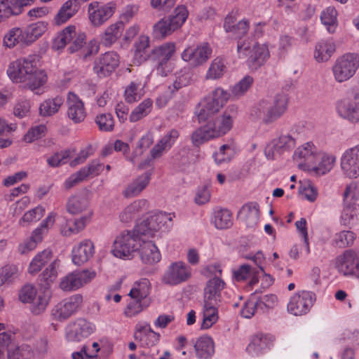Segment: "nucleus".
<instances>
[{"label":"nucleus","mask_w":359,"mask_h":359,"mask_svg":"<svg viewBox=\"0 0 359 359\" xmlns=\"http://www.w3.org/2000/svg\"><path fill=\"white\" fill-rule=\"evenodd\" d=\"M37 62L32 57L20 58L11 62L7 74L15 82L26 83L33 91L39 90L47 81L44 71L38 69Z\"/></svg>","instance_id":"f257e3e1"},{"label":"nucleus","mask_w":359,"mask_h":359,"mask_svg":"<svg viewBox=\"0 0 359 359\" xmlns=\"http://www.w3.org/2000/svg\"><path fill=\"white\" fill-rule=\"evenodd\" d=\"M288 98L285 95L278 94L273 102L262 100L251 111V116L262 119L265 123H271L280 118L286 111Z\"/></svg>","instance_id":"f03ea898"},{"label":"nucleus","mask_w":359,"mask_h":359,"mask_svg":"<svg viewBox=\"0 0 359 359\" xmlns=\"http://www.w3.org/2000/svg\"><path fill=\"white\" fill-rule=\"evenodd\" d=\"M237 51L238 57L246 59L248 66L252 69L259 68L270 57L268 46L253 39L239 41Z\"/></svg>","instance_id":"7ed1b4c3"},{"label":"nucleus","mask_w":359,"mask_h":359,"mask_svg":"<svg viewBox=\"0 0 359 359\" xmlns=\"http://www.w3.org/2000/svg\"><path fill=\"white\" fill-rule=\"evenodd\" d=\"M229 93L223 88H215L198 104L196 114L199 122L205 121L217 114L229 98Z\"/></svg>","instance_id":"20e7f679"},{"label":"nucleus","mask_w":359,"mask_h":359,"mask_svg":"<svg viewBox=\"0 0 359 359\" xmlns=\"http://www.w3.org/2000/svg\"><path fill=\"white\" fill-rule=\"evenodd\" d=\"M187 17V8L179 6L168 17L162 18L154 25V32L156 36L165 38L181 27Z\"/></svg>","instance_id":"39448f33"},{"label":"nucleus","mask_w":359,"mask_h":359,"mask_svg":"<svg viewBox=\"0 0 359 359\" xmlns=\"http://www.w3.org/2000/svg\"><path fill=\"white\" fill-rule=\"evenodd\" d=\"M142 238L133 231H123L115 239L112 253L118 258L129 259L138 250Z\"/></svg>","instance_id":"423d86ee"},{"label":"nucleus","mask_w":359,"mask_h":359,"mask_svg":"<svg viewBox=\"0 0 359 359\" xmlns=\"http://www.w3.org/2000/svg\"><path fill=\"white\" fill-rule=\"evenodd\" d=\"M359 67V56L355 53H346L338 57L332 68L334 79L342 83L350 79Z\"/></svg>","instance_id":"0eeeda50"},{"label":"nucleus","mask_w":359,"mask_h":359,"mask_svg":"<svg viewBox=\"0 0 359 359\" xmlns=\"http://www.w3.org/2000/svg\"><path fill=\"white\" fill-rule=\"evenodd\" d=\"M83 298L80 294H75L57 302L50 310L53 320L63 322L74 315L81 307Z\"/></svg>","instance_id":"6e6552de"},{"label":"nucleus","mask_w":359,"mask_h":359,"mask_svg":"<svg viewBox=\"0 0 359 359\" xmlns=\"http://www.w3.org/2000/svg\"><path fill=\"white\" fill-rule=\"evenodd\" d=\"M96 271L93 269L75 271L60 279L59 287L64 292L77 290L95 278Z\"/></svg>","instance_id":"1a4fd4ad"},{"label":"nucleus","mask_w":359,"mask_h":359,"mask_svg":"<svg viewBox=\"0 0 359 359\" xmlns=\"http://www.w3.org/2000/svg\"><path fill=\"white\" fill-rule=\"evenodd\" d=\"M334 267L344 276L359 278V252L346 250L334 259Z\"/></svg>","instance_id":"9d476101"},{"label":"nucleus","mask_w":359,"mask_h":359,"mask_svg":"<svg viewBox=\"0 0 359 359\" xmlns=\"http://www.w3.org/2000/svg\"><path fill=\"white\" fill-rule=\"evenodd\" d=\"M212 53L211 46L201 43L196 46H188L181 53V58L193 67L203 65L210 58Z\"/></svg>","instance_id":"9b49d317"},{"label":"nucleus","mask_w":359,"mask_h":359,"mask_svg":"<svg viewBox=\"0 0 359 359\" xmlns=\"http://www.w3.org/2000/svg\"><path fill=\"white\" fill-rule=\"evenodd\" d=\"M191 276V269L183 262L171 263L164 272L161 280L165 285L175 286L187 281Z\"/></svg>","instance_id":"f8f14e48"},{"label":"nucleus","mask_w":359,"mask_h":359,"mask_svg":"<svg viewBox=\"0 0 359 359\" xmlns=\"http://www.w3.org/2000/svg\"><path fill=\"white\" fill-rule=\"evenodd\" d=\"M170 215L165 212H159L154 214L142 222L138 224L134 229V231L139 237L144 236L147 237H154L159 230L167 223L171 221Z\"/></svg>","instance_id":"ddd939ff"},{"label":"nucleus","mask_w":359,"mask_h":359,"mask_svg":"<svg viewBox=\"0 0 359 359\" xmlns=\"http://www.w3.org/2000/svg\"><path fill=\"white\" fill-rule=\"evenodd\" d=\"M316 294L310 291L302 290L294 293L290 299L287 311L296 316L306 314L313 306Z\"/></svg>","instance_id":"4468645a"},{"label":"nucleus","mask_w":359,"mask_h":359,"mask_svg":"<svg viewBox=\"0 0 359 359\" xmlns=\"http://www.w3.org/2000/svg\"><path fill=\"white\" fill-rule=\"evenodd\" d=\"M297 137L292 130L290 133H281L273 139L265 149V154L268 158L273 159L276 155H281L290 151L296 145Z\"/></svg>","instance_id":"2eb2a0df"},{"label":"nucleus","mask_w":359,"mask_h":359,"mask_svg":"<svg viewBox=\"0 0 359 359\" xmlns=\"http://www.w3.org/2000/svg\"><path fill=\"white\" fill-rule=\"evenodd\" d=\"M115 9V4L111 2L100 4L93 1L88 8V19L93 26L100 27L113 15Z\"/></svg>","instance_id":"dca6fc26"},{"label":"nucleus","mask_w":359,"mask_h":359,"mask_svg":"<svg viewBox=\"0 0 359 359\" xmlns=\"http://www.w3.org/2000/svg\"><path fill=\"white\" fill-rule=\"evenodd\" d=\"M236 114V107L234 106H229L223 112L222 115L207 123L208 128L212 131L215 138L224 135L231 129Z\"/></svg>","instance_id":"f3484780"},{"label":"nucleus","mask_w":359,"mask_h":359,"mask_svg":"<svg viewBox=\"0 0 359 359\" xmlns=\"http://www.w3.org/2000/svg\"><path fill=\"white\" fill-rule=\"evenodd\" d=\"M319 153L312 142H306L296 149L293 158L298 163L299 168L309 170L311 166L318 161Z\"/></svg>","instance_id":"a211bd4d"},{"label":"nucleus","mask_w":359,"mask_h":359,"mask_svg":"<svg viewBox=\"0 0 359 359\" xmlns=\"http://www.w3.org/2000/svg\"><path fill=\"white\" fill-rule=\"evenodd\" d=\"M95 330V325L84 318H78L66 327V339L69 341H80L89 337Z\"/></svg>","instance_id":"6ab92c4d"},{"label":"nucleus","mask_w":359,"mask_h":359,"mask_svg":"<svg viewBox=\"0 0 359 359\" xmlns=\"http://www.w3.org/2000/svg\"><path fill=\"white\" fill-rule=\"evenodd\" d=\"M341 167L346 177L352 179L359 177V144L346 149L343 153Z\"/></svg>","instance_id":"aec40b11"},{"label":"nucleus","mask_w":359,"mask_h":359,"mask_svg":"<svg viewBox=\"0 0 359 359\" xmlns=\"http://www.w3.org/2000/svg\"><path fill=\"white\" fill-rule=\"evenodd\" d=\"M337 110L340 116L351 122L359 121V92L337 102Z\"/></svg>","instance_id":"412c9836"},{"label":"nucleus","mask_w":359,"mask_h":359,"mask_svg":"<svg viewBox=\"0 0 359 359\" xmlns=\"http://www.w3.org/2000/svg\"><path fill=\"white\" fill-rule=\"evenodd\" d=\"M119 65V56L114 51H108L100 55L94 63L93 70L100 77L107 76Z\"/></svg>","instance_id":"4be33fe9"},{"label":"nucleus","mask_w":359,"mask_h":359,"mask_svg":"<svg viewBox=\"0 0 359 359\" xmlns=\"http://www.w3.org/2000/svg\"><path fill=\"white\" fill-rule=\"evenodd\" d=\"M67 116L74 123H80L86 118V110L83 100L74 92L67 96Z\"/></svg>","instance_id":"5701e85b"},{"label":"nucleus","mask_w":359,"mask_h":359,"mask_svg":"<svg viewBox=\"0 0 359 359\" xmlns=\"http://www.w3.org/2000/svg\"><path fill=\"white\" fill-rule=\"evenodd\" d=\"M160 334L154 332L149 323H139L135 326L134 338L142 347H152L160 340Z\"/></svg>","instance_id":"b1692460"},{"label":"nucleus","mask_w":359,"mask_h":359,"mask_svg":"<svg viewBox=\"0 0 359 359\" xmlns=\"http://www.w3.org/2000/svg\"><path fill=\"white\" fill-rule=\"evenodd\" d=\"M92 211H88L81 217L75 219H67L60 226V233L65 237H70L81 232L90 223Z\"/></svg>","instance_id":"393cba45"},{"label":"nucleus","mask_w":359,"mask_h":359,"mask_svg":"<svg viewBox=\"0 0 359 359\" xmlns=\"http://www.w3.org/2000/svg\"><path fill=\"white\" fill-rule=\"evenodd\" d=\"M95 253V245L90 239H85L75 245L72 250V262L77 266L87 262Z\"/></svg>","instance_id":"a878e982"},{"label":"nucleus","mask_w":359,"mask_h":359,"mask_svg":"<svg viewBox=\"0 0 359 359\" xmlns=\"http://www.w3.org/2000/svg\"><path fill=\"white\" fill-rule=\"evenodd\" d=\"M34 0H0V22L22 13L24 6Z\"/></svg>","instance_id":"bb28decb"},{"label":"nucleus","mask_w":359,"mask_h":359,"mask_svg":"<svg viewBox=\"0 0 359 359\" xmlns=\"http://www.w3.org/2000/svg\"><path fill=\"white\" fill-rule=\"evenodd\" d=\"M138 250L140 259L144 264H153L161 260V253L156 245L151 241H144L142 239Z\"/></svg>","instance_id":"cd10ccee"},{"label":"nucleus","mask_w":359,"mask_h":359,"mask_svg":"<svg viewBox=\"0 0 359 359\" xmlns=\"http://www.w3.org/2000/svg\"><path fill=\"white\" fill-rule=\"evenodd\" d=\"M224 285V282L219 277H214L208 280L204 289L203 301L219 303L221 292Z\"/></svg>","instance_id":"c85d7f7f"},{"label":"nucleus","mask_w":359,"mask_h":359,"mask_svg":"<svg viewBox=\"0 0 359 359\" xmlns=\"http://www.w3.org/2000/svg\"><path fill=\"white\" fill-rule=\"evenodd\" d=\"M219 303L203 301L201 308L203 316L201 328L208 329L215 324L219 319L218 306Z\"/></svg>","instance_id":"c756f323"},{"label":"nucleus","mask_w":359,"mask_h":359,"mask_svg":"<svg viewBox=\"0 0 359 359\" xmlns=\"http://www.w3.org/2000/svg\"><path fill=\"white\" fill-rule=\"evenodd\" d=\"M180 133L176 129L168 131L152 148L151 156L153 158L161 156L165 150L170 149L179 137Z\"/></svg>","instance_id":"7c9ffc66"},{"label":"nucleus","mask_w":359,"mask_h":359,"mask_svg":"<svg viewBox=\"0 0 359 359\" xmlns=\"http://www.w3.org/2000/svg\"><path fill=\"white\" fill-rule=\"evenodd\" d=\"M124 24L118 21L108 26L100 36L101 43L105 47L111 46L122 36Z\"/></svg>","instance_id":"2f4dec72"},{"label":"nucleus","mask_w":359,"mask_h":359,"mask_svg":"<svg viewBox=\"0 0 359 359\" xmlns=\"http://www.w3.org/2000/svg\"><path fill=\"white\" fill-rule=\"evenodd\" d=\"M336 46L332 39L321 40L315 46L313 57L318 62L328 61L335 52Z\"/></svg>","instance_id":"473e14b6"},{"label":"nucleus","mask_w":359,"mask_h":359,"mask_svg":"<svg viewBox=\"0 0 359 359\" xmlns=\"http://www.w3.org/2000/svg\"><path fill=\"white\" fill-rule=\"evenodd\" d=\"M147 208L148 201L146 199L135 200L120 213V220L124 223L130 222Z\"/></svg>","instance_id":"72a5a7b5"},{"label":"nucleus","mask_w":359,"mask_h":359,"mask_svg":"<svg viewBox=\"0 0 359 359\" xmlns=\"http://www.w3.org/2000/svg\"><path fill=\"white\" fill-rule=\"evenodd\" d=\"M89 201L88 198L81 194L70 196L66 204V210L70 215H76L88 210Z\"/></svg>","instance_id":"f704fd0d"},{"label":"nucleus","mask_w":359,"mask_h":359,"mask_svg":"<svg viewBox=\"0 0 359 359\" xmlns=\"http://www.w3.org/2000/svg\"><path fill=\"white\" fill-rule=\"evenodd\" d=\"M150 180L151 174L148 172L140 175L127 186L123 195L127 198L139 195L148 186Z\"/></svg>","instance_id":"c9c22d12"},{"label":"nucleus","mask_w":359,"mask_h":359,"mask_svg":"<svg viewBox=\"0 0 359 359\" xmlns=\"http://www.w3.org/2000/svg\"><path fill=\"white\" fill-rule=\"evenodd\" d=\"M51 298V292L46 289L40 290L29 304L30 310L34 315L42 313L46 309Z\"/></svg>","instance_id":"e433bc0d"},{"label":"nucleus","mask_w":359,"mask_h":359,"mask_svg":"<svg viewBox=\"0 0 359 359\" xmlns=\"http://www.w3.org/2000/svg\"><path fill=\"white\" fill-rule=\"evenodd\" d=\"M196 355L199 358L208 359L215 352L214 342L212 339L206 335L199 337L194 345Z\"/></svg>","instance_id":"4c0bfd02"},{"label":"nucleus","mask_w":359,"mask_h":359,"mask_svg":"<svg viewBox=\"0 0 359 359\" xmlns=\"http://www.w3.org/2000/svg\"><path fill=\"white\" fill-rule=\"evenodd\" d=\"M269 343L270 337L262 334H256L252 337L246 351L252 356H257L269 348Z\"/></svg>","instance_id":"58836bf2"},{"label":"nucleus","mask_w":359,"mask_h":359,"mask_svg":"<svg viewBox=\"0 0 359 359\" xmlns=\"http://www.w3.org/2000/svg\"><path fill=\"white\" fill-rule=\"evenodd\" d=\"M78 0H68L60 8L55 17L57 25L65 23L69 19L73 17L79 10Z\"/></svg>","instance_id":"ea45409f"},{"label":"nucleus","mask_w":359,"mask_h":359,"mask_svg":"<svg viewBox=\"0 0 359 359\" xmlns=\"http://www.w3.org/2000/svg\"><path fill=\"white\" fill-rule=\"evenodd\" d=\"M53 252L50 250L46 249L37 253L32 259L28 266V273L36 274L39 272L42 268L51 261Z\"/></svg>","instance_id":"a19ab883"},{"label":"nucleus","mask_w":359,"mask_h":359,"mask_svg":"<svg viewBox=\"0 0 359 359\" xmlns=\"http://www.w3.org/2000/svg\"><path fill=\"white\" fill-rule=\"evenodd\" d=\"M226 72V61L222 57H217L210 62L205 73L206 80H216L222 78Z\"/></svg>","instance_id":"79ce46f5"},{"label":"nucleus","mask_w":359,"mask_h":359,"mask_svg":"<svg viewBox=\"0 0 359 359\" xmlns=\"http://www.w3.org/2000/svg\"><path fill=\"white\" fill-rule=\"evenodd\" d=\"M359 223V204H344L341 215V224L344 226H353Z\"/></svg>","instance_id":"37998d69"},{"label":"nucleus","mask_w":359,"mask_h":359,"mask_svg":"<svg viewBox=\"0 0 359 359\" xmlns=\"http://www.w3.org/2000/svg\"><path fill=\"white\" fill-rule=\"evenodd\" d=\"M257 273V271L248 264L241 265L233 271V278L236 281L241 282L250 278V287H252L258 283L259 280Z\"/></svg>","instance_id":"c03bdc74"},{"label":"nucleus","mask_w":359,"mask_h":359,"mask_svg":"<svg viewBox=\"0 0 359 359\" xmlns=\"http://www.w3.org/2000/svg\"><path fill=\"white\" fill-rule=\"evenodd\" d=\"M151 290V284L148 279L142 278L136 281L131 288L128 295L130 298L147 300V297Z\"/></svg>","instance_id":"a18cd8bd"},{"label":"nucleus","mask_w":359,"mask_h":359,"mask_svg":"<svg viewBox=\"0 0 359 359\" xmlns=\"http://www.w3.org/2000/svg\"><path fill=\"white\" fill-rule=\"evenodd\" d=\"M212 222L218 229L230 228L233 224L231 212L227 209H219L213 213Z\"/></svg>","instance_id":"49530a36"},{"label":"nucleus","mask_w":359,"mask_h":359,"mask_svg":"<svg viewBox=\"0 0 359 359\" xmlns=\"http://www.w3.org/2000/svg\"><path fill=\"white\" fill-rule=\"evenodd\" d=\"M175 52L174 43H165L152 50L151 56L155 61L168 62Z\"/></svg>","instance_id":"de8ad7c7"},{"label":"nucleus","mask_w":359,"mask_h":359,"mask_svg":"<svg viewBox=\"0 0 359 359\" xmlns=\"http://www.w3.org/2000/svg\"><path fill=\"white\" fill-rule=\"evenodd\" d=\"M243 215L247 225L249 226H255L259 218V207L258 203L252 202L244 205L240 212Z\"/></svg>","instance_id":"09e8293b"},{"label":"nucleus","mask_w":359,"mask_h":359,"mask_svg":"<svg viewBox=\"0 0 359 359\" xmlns=\"http://www.w3.org/2000/svg\"><path fill=\"white\" fill-rule=\"evenodd\" d=\"M76 27L68 26L65 28L54 39L53 47L56 50L64 48L67 43L72 41L76 36Z\"/></svg>","instance_id":"8fccbe9b"},{"label":"nucleus","mask_w":359,"mask_h":359,"mask_svg":"<svg viewBox=\"0 0 359 359\" xmlns=\"http://www.w3.org/2000/svg\"><path fill=\"white\" fill-rule=\"evenodd\" d=\"M4 43L8 48H13L17 44H27L24 29L15 27L10 29L4 36Z\"/></svg>","instance_id":"3c124183"},{"label":"nucleus","mask_w":359,"mask_h":359,"mask_svg":"<svg viewBox=\"0 0 359 359\" xmlns=\"http://www.w3.org/2000/svg\"><path fill=\"white\" fill-rule=\"evenodd\" d=\"M320 162L318 165L316 163L312 165L309 170L314 171L317 175H325L330 172L334 166L335 158L332 156L319 154L318 161Z\"/></svg>","instance_id":"603ef678"},{"label":"nucleus","mask_w":359,"mask_h":359,"mask_svg":"<svg viewBox=\"0 0 359 359\" xmlns=\"http://www.w3.org/2000/svg\"><path fill=\"white\" fill-rule=\"evenodd\" d=\"M63 102L64 100L62 97L60 96L45 100L39 107L41 115L43 116H50L55 114L59 111Z\"/></svg>","instance_id":"864d4df0"},{"label":"nucleus","mask_w":359,"mask_h":359,"mask_svg":"<svg viewBox=\"0 0 359 359\" xmlns=\"http://www.w3.org/2000/svg\"><path fill=\"white\" fill-rule=\"evenodd\" d=\"M47 30V23L39 21L32 24L24 29L27 44H29L42 36Z\"/></svg>","instance_id":"5fc2aeb1"},{"label":"nucleus","mask_w":359,"mask_h":359,"mask_svg":"<svg viewBox=\"0 0 359 359\" xmlns=\"http://www.w3.org/2000/svg\"><path fill=\"white\" fill-rule=\"evenodd\" d=\"M144 95L140 82L131 81L124 91V98L127 103L132 104L140 100Z\"/></svg>","instance_id":"6e6d98bb"},{"label":"nucleus","mask_w":359,"mask_h":359,"mask_svg":"<svg viewBox=\"0 0 359 359\" xmlns=\"http://www.w3.org/2000/svg\"><path fill=\"white\" fill-rule=\"evenodd\" d=\"M153 102L151 99H145L138 104L130 113V122H137L147 116L151 111Z\"/></svg>","instance_id":"4d7b16f0"},{"label":"nucleus","mask_w":359,"mask_h":359,"mask_svg":"<svg viewBox=\"0 0 359 359\" xmlns=\"http://www.w3.org/2000/svg\"><path fill=\"white\" fill-rule=\"evenodd\" d=\"M191 139L192 144L198 147L210 140L215 139V137L208 128V124H205L196 129L192 133Z\"/></svg>","instance_id":"13d9d810"},{"label":"nucleus","mask_w":359,"mask_h":359,"mask_svg":"<svg viewBox=\"0 0 359 359\" xmlns=\"http://www.w3.org/2000/svg\"><path fill=\"white\" fill-rule=\"evenodd\" d=\"M356 235L351 231H341L334 236L332 244L339 248L351 246L355 240Z\"/></svg>","instance_id":"bf43d9fd"},{"label":"nucleus","mask_w":359,"mask_h":359,"mask_svg":"<svg viewBox=\"0 0 359 359\" xmlns=\"http://www.w3.org/2000/svg\"><path fill=\"white\" fill-rule=\"evenodd\" d=\"M337 12L334 7H328L321 13V21L327 27V31L330 33L335 32L337 25Z\"/></svg>","instance_id":"052dcab7"},{"label":"nucleus","mask_w":359,"mask_h":359,"mask_svg":"<svg viewBox=\"0 0 359 359\" xmlns=\"http://www.w3.org/2000/svg\"><path fill=\"white\" fill-rule=\"evenodd\" d=\"M95 123L101 132H111L114 128V119L110 113H102L95 117Z\"/></svg>","instance_id":"680f3d73"},{"label":"nucleus","mask_w":359,"mask_h":359,"mask_svg":"<svg viewBox=\"0 0 359 359\" xmlns=\"http://www.w3.org/2000/svg\"><path fill=\"white\" fill-rule=\"evenodd\" d=\"M17 265L7 264L0 269V287L6 283H11L20 276Z\"/></svg>","instance_id":"e2e57ef3"},{"label":"nucleus","mask_w":359,"mask_h":359,"mask_svg":"<svg viewBox=\"0 0 359 359\" xmlns=\"http://www.w3.org/2000/svg\"><path fill=\"white\" fill-rule=\"evenodd\" d=\"M45 209L43 207L39 205L34 208L26 212L22 217L19 220L20 226L29 225L32 222L39 221L43 215Z\"/></svg>","instance_id":"0e129e2a"},{"label":"nucleus","mask_w":359,"mask_h":359,"mask_svg":"<svg viewBox=\"0 0 359 359\" xmlns=\"http://www.w3.org/2000/svg\"><path fill=\"white\" fill-rule=\"evenodd\" d=\"M148 306L147 300L130 298V301L124 311V314L127 317H133L141 313Z\"/></svg>","instance_id":"69168bd1"},{"label":"nucleus","mask_w":359,"mask_h":359,"mask_svg":"<svg viewBox=\"0 0 359 359\" xmlns=\"http://www.w3.org/2000/svg\"><path fill=\"white\" fill-rule=\"evenodd\" d=\"M254 79L250 76H244L238 83L235 84L231 88V94L234 97H241L252 86Z\"/></svg>","instance_id":"338daca9"},{"label":"nucleus","mask_w":359,"mask_h":359,"mask_svg":"<svg viewBox=\"0 0 359 359\" xmlns=\"http://www.w3.org/2000/svg\"><path fill=\"white\" fill-rule=\"evenodd\" d=\"M71 152L69 150H62L53 154L49 156L46 161L48 165L51 168H57L65 164L70 158Z\"/></svg>","instance_id":"774afa93"}]
</instances>
